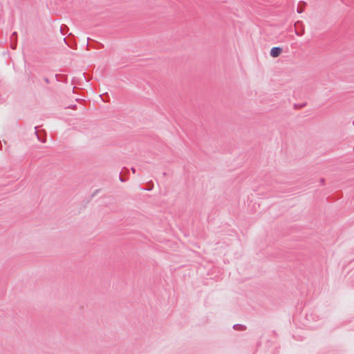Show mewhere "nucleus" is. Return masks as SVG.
<instances>
[{"instance_id":"3","label":"nucleus","mask_w":354,"mask_h":354,"mask_svg":"<svg viewBox=\"0 0 354 354\" xmlns=\"http://www.w3.org/2000/svg\"><path fill=\"white\" fill-rule=\"evenodd\" d=\"M295 30L297 35H301L303 33V30H299V28L296 26L295 27Z\"/></svg>"},{"instance_id":"1","label":"nucleus","mask_w":354,"mask_h":354,"mask_svg":"<svg viewBox=\"0 0 354 354\" xmlns=\"http://www.w3.org/2000/svg\"><path fill=\"white\" fill-rule=\"evenodd\" d=\"M282 52V49L279 47H274L270 50V55L272 57H277Z\"/></svg>"},{"instance_id":"2","label":"nucleus","mask_w":354,"mask_h":354,"mask_svg":"<svg viewBox=\"0 0 354 354\" xmlns=\"http://www.w3.org/2000/svg\"><path fill=\"white\" fill-rule=\"evenodd\" d=\"M305 6H306V3L305 2L300 1L298 3V6H297V12L301 13L304 11V10Z\"/></svg>"}]
</instances>
